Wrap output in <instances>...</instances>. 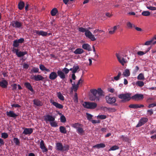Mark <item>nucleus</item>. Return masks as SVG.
Instances as JSON below:
<instances>
[{
    "mask_svg": "<svg viewBox=\"0 0 156 156\" xmlns=\"http://www.w3.org/2000/svg\"><path fill=\"white\" fill-rule=\"evenodd\" d=\"M131 94L129 93H126L124 94H121L118 95V97L119 98L122 99L120 101L121 102L125 103L129 101L131 97L130 96Z\"/></svg>",
    "mask_w": 156,
    "mask_h": 156,
    "instance_id": "f03ea898",
    "label": "nucleus"
},
{
    "mask_svg": "<svg viewBox=\"0 0 156 156\" xmlns=\"http://www.w3.org/2000/svg\"><path fill=\"white\" fill-rule=\"evenodd\" d=\"M79 69V67L78 66H74L72 68V72L73 73H75L77 70Z\"/></svg>",
    "mask_w": 156,
    "mask_h": 156,
    "instance_id": "f704fd0d",
    "label": "nucleus"
},
{
    "mask_svg": "<svg viewBox=\"0 0 156 156\" xmlns=\"http://www.w3.org/2000/svg\"><path fill=\"white\" fill-rule=\"evenodd\" d=\"M147 8L151 10H156V7H152V6H147Z\"/></svg>",
    "mask_w": 156,
    "mask_h": 156,
    "instance_id": "bf43d9fd",
    "label": "nucleus"
},
{
    "mask_svg": "<svg viewBox=\"0 0 156 156\" xmlns=\"http://www.w3.org/2000/svg\"><path fill=\"white\" fill-rule=\"evenodd\" d=\"M58 76L62 80H64L65 78V75L64 74V72L61 70H58L57 72Z\"/></svg>",
    "mask_w": 156,
    "mask_h": 156,
    "instance_id": "6ab92c4d",
    "label": "nucleus"
},
{
    "mask_svg": "<svg viewBox=\"0 0 156 156\" xmlns=\"http://www.w3.org/2000/svg\"><path fill=\"white\" fill-rule=\"evenodd\" d=\"M1 137L4 139H6L8 137V135L7 133H2Z\"/></svg>",
    "mask_w": 156,
    "mask_h": 156,
    "instance_id": "8fccbe9b",
    "label": "nucleus"
},
{
    "mask_svg": "<svg viewBox=\"0 0 156 156\" xmlns=\"http://www.w3.org/2000/svg\"><path fill=\"white\" fill-rule=\"evenodd\" d=\"M27 54V52L25 51H18L17 53L16 54L18 57H20L22 56H23L24 55Z\"/></svg>",
    "mask_w": 156,
    "mask_h": 156,
    "instance_id": "a878e982",
    "label": "nucleus"
},
{
    "mask_svg": "<svg viewBox=\"0 0 156 156\" xmlns=\"http://www.w3.org/2000/svg\"><path fill=\"white\" fill-rule=\"evenodd\" d=\"M121 75V73L120 71L119 72L117 76L114 77V79L115 80H119V77Z\"/></svg>",
    "mask_w": 156,
    "mask_h": 156,
    "instance_id": "864d4df0",
    "label": "nucleus"
},
{
    "mask_svg": "<svg viewBox=\"0 0 156 156\" xmlns=\"http://www.w3.org/2000/svg\"><path fill=\"white\" fill-rule=\"evenodd\" d=\"M34 33H36V34L38 35H41L43 37L47 36L48 35V33L46 32H44L42 30L39 31L37 30H35Z\"/></svg>",
    "mask_w": 156,
    "mask_h": 156,
    "instance_id": "9d476101",
    "label": "nucleus"
},
{
    "mask_svg": "<svg viewBox=\"0 0 156 156\" xmlns=\"http://www.w3.org/2000/svg\"><path fill=\"white\" fill-rule=\"evenodd\" d=\"M58 77L57 73H56L53 72L49 74V78L50 79L52 80H54Z\"/></svg>",
    "mask_w": 156,
    "mask_h": 156,
    "instance_id": "2eb2a0df",
    "label": "nucleus"
},
{
    "mask_svg": "<svg viewBox=\"0 0 156 156\" xmlns=\"http://www.w3.org/2000/svg\"><path fill=\"white\" fill-rule=\"evenodd\" d=\"M72 87L71 88V92H73V90H74V92H76L78 89V87L75 86V84L74 83H72Z\"/></svg>",
    "mask_w": 156,
    "mask_h": 156,
    "instance_id": "ea45409f",
    "label": "nucleus"
},
{
    "mask_svg": "<svg viewBox=\"0 0 156 156\" xmlns=\"http://www.w3.org/2000/svg\"><path fill=\"white\" fill-rule=\"evenodd\" d=\"M6 114L7 116L10 117H12L14 119L16 118L18 115L16 114L13 111H7Z\"/></svg>",
    "mask_w": 156,
    "mask_h": 156,
    "instance_id": "1a4fd4ad",
    "label": "nucleus"
},
{
    "mask_svg": "<svg viewBox=\"0 0 156 156\" xmlns=\"http://www.w3.org/2000/svg\"><path fill=\"white\" fill-rule=\"evenodd\" d=\"M115 55L117 57L118 60L119 62L122 64V65L124 66V63H126V62L124 58H122V59L119 57V54L118 53H116Z\"/></svg>",
    "mask_w": 156,
    "mask_h": 156,
    "instance_id": "aec40b11",
    "label": "nucleus"
},
{
    "mask_svg": "<svg viewBox=\"0 0 156 156\" xmlns=\"http://www.w3.org/2000/svg\"><path fill=\"white\" fill-rule=\"evenodd\" d=\"M105 147V144L103 143H100L98 144L93 146V148H104Z\"/></svg>",
    "mask_w": 156,
    "mask_h": 156,
    "instance_id": "bb28decb",
    "label": "nucleus"
},
{
    "mask_svg": "<svg viewBox=\"0 0 156 156\" xmlns=\"http://www.w3.org/2000/svg\"><path fill=\"white\" fill-rule=\"evenodd\" d=\"M90 91L91 94L90 95L89 99L91 101H99L100 97L97 94L96 90L91 89Z\"/></svg>",
    "mask_w": 156,
    "mask_h": 156,
    "instance_id": "7ed1b4c3",
    "label": "nucleus"
},
{
    "mask_svg": "<svg viewBox=\"0 0 156 156\" xmlns=\"http://www.w3.org/2000/svg\"><path fill=\"white\" fill-rule=\"evenodd\" d=\"M58 10L56 8H55L51 11V14L52 16H54L58 12Z\"/></svg>",
    "mask_w": 156,
    "mask_h": 156,
    "instance_id": "c85d7f7f",
    "label": "nucleus"
},
{
    "mask_svg": "<svg viewBox=\"0 0 156 156\" xmlns=\"http://www.w3.org/2000/svg\"><path fill=\"white\" fill-rule=\"evenodd\" d=\"M17 40V41L20 44V43L21 44L24 42V39L23 38H20L19 39Z\"/></svg>",
    "mask_w": 156,
    "mask_h": 156,
    "instance_id": "13d9d810",
    "label": "nucleus"
},
{
    "mask_svg": "<svg viewBox=\"0 0 156 156\" xmlns=\"http://www.w3.org/2000/svg\"><path fill=\"white\" fill-rule=\"evenodd\" d=\"M150 12L148 11H144L142 12V15L144 16H148L150 15Z\"/></svg>",
    "mask_w": 156,
    "mask_h": 156,
    "instance_id": "79ce46f5",
    "label": "nucleus"
},
{
    "mask_svg": "<svg viewBox=\"0 0 156 156\" xmlns=\"http://www.w3.org/2000/svg\"><path fill=\"white\" fill-rule=\"evenodd\" d=\"M84 52V50L82 48H77L74 51V53L76 54H80Z\"/></svg>",
    "mask_w": 156,
    "mask_h": 156,
    "instance_id": "393cba45",
    "label": "nucleus"
},
{
    "mask_svg": "<svg viewBox=\"0 0 156 156\" xmlns=\"http://www.w3.org/2000/svg\"><path fill=\"white\" fill-rule=\"evenodd\" d=\"M29 67V65L27 64L24 63L23 65V68L26 69H27Z\"/></svg>",
    "mask_w": 156,
    "mask_h": 156,
    "instance_id": "774afa93",
    "label": "nucleus"
},
{
    "mask_svg": "<svg viewBox=\"0 0 156 156\" xmlns=\"http://www.w3.org/2000/svg\"><path fill=\"white\" fill-rule=\"evenodd\" d=\"M14 142L15 143L16 145H20V142L18 138H14L13 139Z\"/></svg>",
    "mask_w": 156,
    "mask_h": 156,
    "instance_id": "a18cd8bd",
    "label": "nucleus"
},
{
    "mask_svg": "<svg viewBox=\"0 0 156 156\" xmlns=\"http://www.w3.org/2000/svg\"><path fill=\"white\" fill-rule=\"evenodd\" d=\"M138 104H130L129 106V108H137Z\"/></svg>",
    "mask_w": 156,
    "mask_h": 156,
    "instance_id": "3c124183",
    "label": "nucleus"
},
{
    "mask_svg": "<svg viewBox=\"0 0 156 156\" xmlns=\"http://www.w3.org/2000/svg\"><path fill=\"white\" fill-rule=\"evenodd\" d=\"M91 121L93 124L99 123L100 122V121L99 120H91Z\"/></svg>",
    "mask_w": 156,
    "mask_h": 156,
    "instance_id": "e2e57ef3",
    "label": "nucleus"
},
{
    "mask_svg": "<svg viewBox=\"0 0 156 156\" xmlns=\"http://www.w3.org/2000/svg\"><path fill=\"white\" fill-rule=\"evenodd\" d=\"M119 147L116 145L110 148L109 150L108 151H114L117 149H118L119 148Z\"/></svg>",
    "mask_w": 156,
    "mask_h": 156,
    "instance_id": "09e8293b",
    "label": "nucleus"
},
{
    "mask_svg": "<svg viewBox=\"0 0 156 156\" xmlns=\"http://www.w3.org/2000/svg\"><path fill=\"white\" fill-rule=\"evenodd\" d=\"M69 70H72V68H70L69 69L66 68H64L62 70V71L65 74H66L68 73H69Z\"/></svg>",
    "mask_w": 156,
    "mask_h": 156,
    "instance_id": "e433bc0d",
    "label": "nucleus"
},
{
    "mask_svg": "<svg viewBox=\"0 0 156 156\" xmlns=\"http://www.w3.org/2000/svg\"><path fill=\"white\" fill-rule=\"evenodd\" d=\"M148 121L147 118H142L139 121L138 123L136 126V127H138L141 126L142 125L146 123Z\"/></svg>",
    "mask_w": 156,
    "mask_h": 156,
    "instance_id": "6e6552de",
    "label": "nucleus"
},
{
    "mask_svg": "<svg viewBox=\"0 0 156 156\" xmlns=\"http://www.w3.org/2000/svg\"><path fill=\"white\" fill-rule=\"evenodd\" d=\"M39 69L38 68L33 67L32 69L31 70L30 73H37L38 72Z\"/></svg>",
    "mask_w": 156,
    "mask_h": 156,
    "instance_id": "58836bf2",
    "label": "nucleus"
},
{
    "mask_svg": "<svg viewBox=\"0 0 156 156\" xmlns=\"http://www.w3.org/2000/svg\"><path fill=\"white\" fill-rule=\"evenodd\" d=\"M123 75L125 76H129L130 75L129 70L128 69H125L123 72Z\"/></svg>",
    "mask_w": 156,
    "mask_h": 156,
    "instance_id": "473e14b6",
    "label": "nucleus"
},
{
    "mask_svg": "<svg viewBox=\"0 0 156 156\" xmlns=\"http://www.w3.org/2000/svg\"><path fill=\"white\" fill-rule=\"evenodd\" d=\"M24 85L27 89L29 90L31 92H33L34 91L32 86L29 83H24Z\"/></svg>",
    "mask_w": 156,
    "mask_h": 156,
    "instance_id": "412c9836",
    "label": "nucleus"
},
{
    "mask_svg": "<svg viewBox=\"0 0 156 156\" xmlns=\"http://www.w3.org/2000/svg\"><path fill=\"white\" fill-rule=\"evenodd\" d=\"M20 45V44L17 41V40H15L13 41V44L12 46L15 48H18Z\"/></svg>",
    "mask_w": 156,
    "mask_h": 156,
    "instance_id": "4c0bfd02",
    "label": "nucleus"
},
{
    "mask_svg": "<svg viewBox=\"0 0 156 156\" xmlns=\"http://www.w3.org/2000/svg\"><path fill=\"white\" fill-rule=\"evenodd\" d=\"M83 105L85 108L91 109H94L97 106L96 103L89 102H84Z\"/></svg>",
    "mask_w": 156,
    "mask_h": 156,
    "instance_id": "20e7f679",
    "label": "nucleus"
},
{
    "mask_svg": "<svg viewBox=\"0 0 156 156\" xmlns=\"http://www.w3.org/2000/svg\"><path fill=\"white\" fill-rule=\"evenodd\" d=\"M69 146L68 145H66L63 146V151H68L69 150Z\"/></svg>",
    "mask_w": 156,
    "mask_h": 156,
    "instance_id": "603ef678",
    "label": "nucleus"
},
{
    "mask_svg": "<svg viewBox=\"0 0 156 156\" xmlns=\"http://www.w3.org/2000/svg\"><path fill=\"white\" fill-rule=\"evenodd\" d=\"M39 67L40 69L42 71H44L46 68L44 65L42 64L40 65Z\"/></svg>",
    "mask_w": 156,
    "mask_h": 156,
    "instance_id": "4d7b16f0",
    "label": "nucleus"
},
{
    "mask_svg": "<svg viewBox=\"0 0 156 156\" xmlns=\"http://www.w3.org/2000/svg\"><path fill=\"white\" fill-rule=\"evenodd\" d=\"M106 102L109 104H112L115 103L116 99L115 97H111L109 96H106L105 97Z\"/></svg>",
    "mask_w": 156,
    "mask_h": 156,
    "instance_id": "423d86ee",
    "label": "nucleus"
},
{
    "mask_svg": "<svg viewBox=\"0 0 156 156\" xmlns=\"http://www.w3.org/2000/svg\"><path fill=\"white\" fill-rule=\"evenodd\" d=\"M136 84L140 87H142L144 86V83L143 81H138L136 82Z\"/></svg>",
    "mask_w": 156,
    "mask_h": 156,
    "instance_id": "c9c22d12",
    "label": "nucleus"
},
{
    "mask_svg": "<svg viewBox=\"0 0 156 156\" xmlns=\"http://www.w3.org/2000/svg\"><path fill=\"white\" fill-rule=\"evenodd\" d=\"M146 53L145 51L144 52V51H138L137 53V54L138 55H140V56L143 55Z\"/></svg>",
    "mask_w": 156,
    "mask_h": 156,
    "instance_id": "680f3d73",
    "label": "nucleus"
},
{
    "mask_svg": "<svg viewBox=\"0 0 156 156\" xmlns=\"http://www.w3.org/2000/svg\"><path fill=\"white\" fill-rule=\"evenodd\" d=\"M8 85V82L5 80H3L0 81V86L2 88H7Z\"/></svg>",
    "mask_w": 156,
    "mask_h": 156,
    "instance_id": "dca6fc26",
    "label": "nucleus"
},
{
    "mask_svg": "<svg viewBox=\"0 0 156 156\" xmlns=\"http://www.w3.org/2000/svg\"><path fill=\"white\" fill-rule=\"evenodd\" d=\"M153 41V40H151V41H147L145 42L144 44L145 45H150Z\"/></svg>",
    "mask_w": 156,
    "mask_h": 156,
    "instance_id": "0e129e2a",
    "label": "nucleus"
},
{
    "mask_svg": "<svg viewBox=\"0 0 156 156\" xmlns=\"http://www.w3.org/2000/svg\"><path fill=\"white\" fill-rule=\"evenodd\" d=\"M24 3L22 1L20 2L18 4V9L20 10H22L24 6Z\"/></svg>",
    "mask_w": 156,
    "mask_h": 156,
    "instance_id": "c756f323",
    "label": "nucleus"
},
{
    "mask_svg": "<svg viewBox=\"0 0 156 156\" xmlns=\"http://www.w3.org/2000/svg\"><path fill=\"white\" fill-rule=\"evenodd\" d=\"M97 91V94H98V96H104V93L103 91L101 90V88H99L97 90H96Z\"/></svg>",
    "mask_w": 156,
    "mask_h": 156,
    "instance_id": "cd10ccee",
    "label": "nucleus"
},
{
    "mask_svg": "<svg viewBox=\"0 0 156 156\" xmlns=\"http://www.w3.org/2000/svg\"><path fill=\"white\" fill-rule=\"evenodd\" d=\"M11 106L12 107H14L15 108H20V107H21V106L18 104H14L12 105Z\"/></svg>",
    "mask_w": 156,
    "mask_h": 156,
    "instance_id": "338daca9",
    "label": "nucleus"
},
{
    "mask_svg": "<svg viewBox=\"0 0 156 156\" xmlns=\"http://www.w3.org/2000/svg\"><path fill=\"white\" fill-rule=\"evenodd\" d=\"M97 117L98 118H99L101 119H104L106 118V116L104 115H98L97 116Z\"/></svg>",
    "mask_w": 156,
    "mask_h": 156,
    "instance_id": "5fc2aeb1",
    "label": "nucleus"
},
{
    "mask_svg": "<svg viewBox=\"0 0 156 156\" xmlns=\"http://www.w3.org/2000/svg\"><path fill=\"white\" fill-rule=\"evenodd\" d=\"M34 105L37 106H41L43 105V103L39 100L35 99L33 101Z\"/></svg>",
    "mask_w": 156,
    "mask_h": 156,
    "instance_id": "f3484780",
    "label": "nucleus"
},
{
    "mask_svg": "<svg viewBox=\"0 0 156 156\" xmlns=\"http://www.w3.org/2000/svg\"><path fill=\"white\" fill-rule=\"evenodd\" d=\"M44 120L46 122L49 121L50 122L54 121L55 120V117L49 115H46L44 116Z\"/></svg>",
    "mask_w": 156,
    "mask_h": 156,
    "instance_id": "0eeeda50",
    "label": "nucleus"
},
{
    "mask_svg": "<svg viewBox=\"0 0 156 156\" xmlns=\"http://www.w3.org/2000/svg\"><path fill=\"white\" fill-rule=\"evenodd\" d=\"M40 148L42 149L43 152H45L48 151L47 148L45 147L44 141L43 140H41L40 144Z\"/></svg>",
    "mask_w": 156,
    "mask_h": 156,
    "instance_id": "4468645a",
    "label": "nucleus"
},
{
    "mask_svg": "<svg viewBox=\"0 0 156 156\" xmlns=\"http://www.w3.org/2000/svg\"><path fill=\"white\" fill-rule=\"evenodd\" d=\"M108 111L109 112H115L116 110L115 109L113 108H108Z\"/></svg>",
    "mask_w": 156,
    "mask_h": 156,
    "instance_id": "052dcab7",
    "label": "nucleus"
},
{
    "mask_svg": "<svg viewBox=\"0 0 156 156\" xmlns=\"http://www.w3.org/2000/svg\"><path fill=\"white\" fill-rule=\"evenodd\" d=\"M33 132V129L31 128H26L23 132V133L26 135H30Z\"/></svg>",
    "mask_w": 156,
    "mask_h": 156,
    "instance_id": "a211bd4d",
    "label": "nucleus"
},
{
    "mask_svg": "<svg viewBox=\"0 0 156 156\" xmlns=\"http://www.w3.org/2000/svg\"><path fill=\"white\" fill-rule=\"evenodd\" d=\"M82 48L88 51H91L92 49L90 45L88 44H84L82 45Z\"/></svg>",
    "mask_w": 156,
    "mask_h": 156,
    "instance_id": "5701e85b",
    "label": "nucleus"
},
{
    "mask_svg": "<svg viewBox=\"0 0 156 156\" xmlns=\"http://www.w3.org/2000/svg\"><path fill=\"white\" fill-rule=\"evenodd\" d=\"M60 121L61 122L63 123H65L66 122V119L65 116L62 115L61 116Z\"/></svg>",
    "mask_w": 156,
    "mask_h": 156,
    "instance_id": "de8ad7c7",
    "label": "nucleus"
},
{
    "mask_svg": "<svg viewBox=\"0 0 156 156\" xmlns=\"http://www.w3.org/2000/svg\"><path fill=\"white\" fill-rule=\"evenodd\" d=\"M31 79L34 80L35 81H39L43 80L44 79V78L41 75H37L34 76Z\"/></svg>",
    "mask_w": 156,
    "mask_h": 156,
    "instance_id": "9b49d317",
    "label": "nucleus"
},
{
    "mask_svg": "<svg viewBox=\"0 0 156 156\" xmlns=\"http://www.w3.org/2000/svg\"><path fill=\"white\" fill-rule=\"evenodd\" d=\"M12 26L14 27L19 28L22 26V23L17 21H14L12 22Z\"/></svg>",
    "mask_w": 156,
    "mask_h": 156,
    "instance_id": "ddd939ff",
    "label": "nucleus"
},
{
    "mask_svg": "<svg viewBox=\"0 0 156 156\" xmlns=\"http://www.w3.org/2000/svg\"><path fill=\"white\" fill-rule=\"evenodd\" d=\"M78 30L79 31L85 32V35L87 37L90 39L92 41H94L96 40V38L93 35L90 31L88 30H86V29L82 27H80L78 28Z\"/></svg>",
    "mask_w": 156,
    "mask_h": 156,
    "instance_id": "f257e3e1",
    "label": "nucleus"
},
{
    "mask_svg": "<svg viewBox=\"0 0 156 156\" xmlns=\"http://www.w3.org/2000/svg\"><path fill=\"white\" fill-rule=\"evenodd\" d=\"M57 96L58 98L61 101H64V98L61 93L59 92L57 94Z\"/></svg>",
    "mask_w": 156,
    "mask_h": 156,
    "instance_id": "72a5a7b5",
    "label": "nucleus"
},
{
    "mask_svg": "<svg viewBox=\"0 0 156 156\" xmlns=\"http://www.w3.org/2000/svg\"><path fill=\"white\" fill-rule=\"evenodd\" d=\"M126 25L128 28L129 29L132 28L133 27V25H135L129 22H128L126 23Z\"/></svg>",
    "mask_w": 156,
    "mask_h": 156,
    "instance_id": "37998d69",
    "label": "nucleus"
},
{
    "mask_svg": "<svg viewBox=\"0 0 156 156\" xmlns=\"http://www.w3.org/2000/svg\"><path fill=\"white\" fill-rule=\"evenodd\" d=\"M50 124L51 126L53 127H56L58 126L57 123L56 121L51 122H50Z\"/></svg>",
    "mask_w": 156,
    "mask_h": 156,
    "instance_id": "c03bdc74",
    "label": "nucleus"
},
{
    "mask_svg": "<svg viewBox=\"0 0 156 156\" xmlns=\"http://www.w3.org/2000/svg\"><path fill=\"white\" fill-rule=\"evenodd\" d=\"M133 27L137 31H142V30L141 28L137 27H136L135 25H133Z\"/></svg>",
    "mask_w": 156,
    "mask_h": 156,
    "instance_id": "69168bd1",
    "label": "nucleus"
},
{
    "mask_svg": "<svg viewBox=\"0 0 156 156\" xmlns=\"http://www.w3.org/2000/svg\"><path fill=\"white\" fill-rule=\"evenodd\" d=\"M56 149L58 151H62L63 150V146L61 143H57L56 144Z\"/></svg>",
    "mask_w": 156,
    "mask_h": 156,
    "instance_id": "4be33fe9",
    "label": "nucleus"
},
{
    "mask_svg": "<svg viewBox=\"0 0 156 156\" xmlns=\"http://www.w3.org/2000/svg\"><path fill=\"white\" fill-rule=\"evenodd\" d=\"M50 102L52 103L53 105L55 106L56 108H57L59 109H62L63 107V106L62 105L55 102L53 100H51Z\"/></svg>",
    "mask_w": 156,
    "mask_h": 156,
    "instance_id": "f8f14e48",
    "label": "nucleus"
},
{
    "mask_svg": "<svg viewBox=\"0 0 156 156\" xmlns=\"http://www.w3.org/2000/svg\"><path fill=\"white\" fill-rule=\"evenodd\" d=\"M137 78L139 80H144L145 79L144 75L142 73H140L138 75Z\"/></svg>",
    "mask_w": 156,
    "mask_h": 156,
    "instance_id": "a19ab883",
    "label": "nucleus"
},
{
    "mask_svg": "<svg viewBox=\"0 0 156 156\" xmlns=\"http://www.w3.org/2000/svg\"><path fill=\"white\" fill-rule=\"evenodd\" d=\"M144 98V95L141 94H136L131 97V99L136 101L142 100Z\"/></svg>",
    "mask_w": 156,
    "mask_h": 156,
    "instance_id": "39448f33",
    "label": "nucleus"
},
{
    "mask_svg": "<svg viewBox=\"0 0 156 156\" xmlns=\"http://www.w3.org/2000/svg\"><path fill=\"white\" fill-rule=\"evenodd\" d=\"M60 132L63 134H66L67 133V131L66 128L63 126H60L59 127Z\"/></svg>",
    "mask_w": 156,
    "mask_h": 156,
    "instance_id": "7c9ffc66",
    "label": "nucleus"
},
{
    "mask_svg": "<svg viewBox=\"0 0 156 156\" xmlns=\"http://www.w3.org/2000/svg\"><path fill=\"white\" fill-rule=\"evenodd\" d=\"M77 131L78 133L81 136L85 134L84 131L83 130V128L81 127L80 128H78L77 129Z\"/></svg>",
    "mask_w": 156,
    "mask_h": 156,
    "instance_id": "b1692460",
    "label": "nucleus"
},
{
    "mask_svg": "<svg viewBox=\"0 0 156 156\" xmlns=\"http://www.w3.org/2000/svg\"><path fill=\"white\" fill-rule=\"evenodd\" d=\"M86 114L87 119L89 121H91V120H92L91 119H92L93 115L88 113H86Z\"/></svg>",
    "mask_w": 156,
    "mask_h": 156,
    "instance_id": "49530a36",
    "label": "nucleus"
},
{
    "mask_svg": "<svg viewBox=\"0 0 156 156\" xmlns=\"http://www.w3.org/2000/svg\"><path fill=\"white\" fill-rule=\"evenodd\" d=\"M11 87H12V90L13 91H15L17 89V85L16 83H14L11 85Z\"/></svg>",
    "mask_w": 156,
    "mask_h": 156,
    "instance_id": "6e6d98bb",
    "label": "nucleus"
},
{
    "mask_svg": "<svg viewBox=\"0 0 156 156\" xmlns=\"http://www.w3.org/2000/svg\"><path fill=\"white\" fill-rule=\"evenodd\" d=\"M72 126L73 127L76 128L77 129L78 128H80V127H82L83 125L82 124L78 122L73 124Z\"/></svg>",
    "mask_w": 156,
    "mask_h": 156,
    "instance_id": "2f4dec72",
    "label": "nucleus"
}]
</instances>
